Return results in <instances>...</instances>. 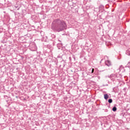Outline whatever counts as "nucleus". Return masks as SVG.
Here are the masks:
<instances>
[{
  "mask_svg": "<svg viewBox=\"0 0 130 130\" xmlns=\"http://www.w3.org/2000/svg\"><path fill=\"white\" fill-rule=\"evenodd\" d=\"M119 70L120 71V72H123V71H124V68H123V67L122 66H120Z\"/></svg>",
  "mask_w": 130,
  "mask_h": 130,
  "instance_id": "20e7f679",
  "label": "nucleus"
},
{
  "mask_svg": "<svg viewBox=\"0 0 130 130\" xmlns=\"http://www.w3.org/2000/svg\"><path fill=\"white\" fill-rule=\"evenodd\" d=\"M94 69H92L91 70V73L93 74V73H94Z\"/></svg>",
  "mask_w": 130,
  "mask_h": 130,
  "instance_id": "1a4fd4ad",
  "label": "nucleus"
},
{
  "mask_svg": "<svg viewBox=\"0 0 130 130\" xmlns=\"http://www.w3.org/2000/svg\"><path fill=\"white\" fill-rule=\"evenodd\" d=\"M108 63L107 64V66H110V64H111V62L110 61H107V62Z\"/></svg>",
  "mask_w": 130,
  "mask_h": 130,
  "instance_id": "6e6552de",
  "label": "nucleus"
},
{
  "mask_svg": "<svg viewBox=\"0 0 130 130\" xmlns=\"http://www.w3.org/2000/svg\"><path fill=\"white\" fill-rule=\"evenodd\" d=\"M112 102H113V100H112V99H109V100H108V103H112Z\"/></svg>",
  "mask_w": 130,
  "mask_h": 130,
  "instance_id": "0eeeda50",
  "label": "nucleus"
},
{
  "mask_svg": "<svg viewBox=\"0 0 130 130\" xmlns=\"http://www.w3.org/2000/svg\"><path fill=\"white\" fill-rule=\"evenodd\" d=\"M117 91V87H114L113 88L112 92H114V93H116V91Z\"/></svg>",
  "mask_w": 130,
  "mask_h": 130,
  "instance_id": "39448f33",
  "label": "nucleus"
},
{
  "mask_svg": "<svg viewBox=\"0 0 130 130\" xmlns=\"http://www.w3.org/2000/svg\"><path fill=\"white\" fill-rule=\"evenodd\" d=\"M62 29H66L67 25H66V23L64 22H62Z\"/></svg>",
  "mask_w": 130,
  "mask_h": 130,
  "instance_id": "7ed1b4c3",
  "label": "nucleus"
},
{
  "mask_svg": "<svg viewBox=\"0 0 130 130\" xmlns=\"http://www.w3.org/2000/svg\"><path fill=\"white\" fill-rule=\"evenodd\" d=\"M104 99H105V100H107V99L109 98V95H108V94H105L104 95Z\"/></svg>",
  "mask_w": 130,
  "mask_h": 130,
  "instance_id": "f03ea898",
  "label": "nucleus"
},
{
  "mask_svg": "<svg viewBox=\"0 0 130 130\" xmlns=\"http://www.w3.org/2000/svg\"><path fill=\"white\" fill-rule=\"evenodd\" d=\"M108 77L113 82L115 81V79H116V75L113 74L109 76Z\"/></svg>",
  "mask_w": 130,
  "mask_h": 130,
  "instance_id": "f257e3e1",
  "label": "nucleus"
},
{
  "mask_svg": "<svg viewBox=\"0 0 130 130\" xmlns=\"http://www.w3.org/2000/svg\"><path fill=\"white\" fill-rule=\"evenodd\" d=\"M112 110L114 111V112H115L117 110V108L116 107L114 106L113 107Z\"/></svg>",
  "mask_w": 130,
  "mask_h": 130,
  "instance_id": "423d86ee",
  "label": "nucleus"
}]
</instances>
